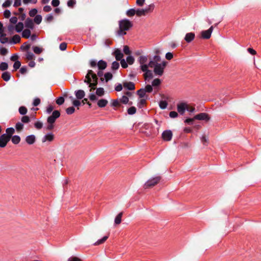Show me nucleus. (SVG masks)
Returning <instances> with one entry per match:
<instances>
[{
    "label": "nucleus",
    "instance_id": "1",
    "mask_svg": "<svg viewBox=\"0 0 261 261\" xmlns=\"http://www.w3.org/2000/svg\"><path fill=\"white\" fill-rule=\"evenodd\" d=\"M157 54L150 59L149 61L150 67L153 69V73L158 76H162L164 73V70L167 66V62L162 60L159 56L160 51L156 50Z\"/></svg>",
    "mask_w": 261,
    "mask_h": 261
},
{
    "label": "nucleus",
    "instance_id": "2",
    "mask_svg": "<svg viewBox=\"0 0 261 261\" xmlns=\"http://www.w3.org/2000/svg\"><path fill=\"white\" fill-rule=\"evenodd\" d=\"M84 83L89 85V87L90 88V91L95 90L98 84V77L96 74L93 70H88Z\"/></svg>",
    "mask_w": 261,
    "mask_h": 261
},
{
    "label": "nucleus",
    "instance_id": "3",
    "mask_svg": "<svg viewBox=\"0 0 261 261\" xmlns=\"http://www.w3.org/2000/svg\"><path fill=\"white\" fill-rule=\"evenodd\" d=\"M132 26V22L127 19L120 20L119 21V30L118 31V34L120 36L125 35V31H128Z\"/></svg>",
    "mask_w": 261,
    "mask_h": 261
},
{
    "label": "nucleus",
    "instance_id": "4",
    "mask_svg": "<svg viewBox=\"0 0 261 261\" xmlns=\"http://www.w3.org/2000/svg\"><path fill=\"white\" fill-rule=\"evenodd\" d=\"M138 62L140 64V68L141 71H145L147 70V67H150L149 65V61L148 57L146 56H140L138 58Z\"/></svg>",
    "mask_w": 261,
    "mask_h": 261
},
{
    "label": "nucleus",
    "instance_id": "5",
    "mask_svg": "<svg viewBox=\"0 0 261 261\" xmlns=\"http://www.w3.org/2000/svg\"><path fill=\"white\" fill-rule=\"evenodd\" d=\"M161 179V176H156L148 180L144 185V189L152 188L157 185Z\"/></svg>",
    "mask_w": 261,
    "mask_h": 261
},
{
    "label": "nucleus",
    "instance_id": "6",
    "mask_svg": "<svg viewBox=\"0 0 261 261\" xmlns=\"http://www.w3.org/2000/svg\"><path fill=\"white\" fill-rule=\"evenodd\" d=\"M154 8V5L153 4L150 5L148 7L143 9H137L136 10V14L138 16H141L145 15L147 13L152 11Z\"/></svg>",
    "mask_w": 261,
    "mask_h": 261
},
{
    "label": "nucleus",
    "instance_id": "7",
    "mask_svg": "<svg viewBox=\"0 0 261 261\" xmlns=\"http://www.w3.org/2000/svg\"><path fill=\"white\" fill-rule=\"evenodd\" d=\"M60 116V112L58 110L53 111L51 115L47 119V123H55L56 119Z\"/></svg>",
    "mask_w": 261,
    "mask_h": 261
},
{
    "label": "nucleus",
    "instance_id": "8",
    "mask_svg": "<svg viewBox=\"0 0 261 261\" xmlns=\"http://www.w3.org/2000/svg\"><path fill=\"white\" fill-rule=\"evenodd\" d=\"M55 139V135L52 133L46 134L41 139V141L43 143H50L53 142Z\"/></svg>",
    "mask_w": 261,
    "mask_h": 261
},
{
    "label": "nucleus",
    "instance_id": "9",
    "mask_svg": "<svg viewBox=\"0 0 261 261\" xmlns=\"http://www.w3.org/2000/svg\"><path fill=\"white\" fill-rule=\"evenodd\" d=\"M213 29V26H211L207 30L202 31L201 32V38L204 39H209L211 36Z\"/></svg>",
    "mask_w": 261,
    "mask_h": 261
},
{
    "label": "nucleus",
    "instance_id": "10",
    "mask_svg": "<svg viewBox=\"0 0 261 261\" xmlns=\"http://www.w3.org/2000/svg\"><path fill=\"white\" fill-rule=\"evenodd\" d=\"M194 118L199 120H205L208 121L210 120V117L205 113H201L194 116Z\"/></svg>",
    "mask_w": 261,
    "mask_h": 261
},
{
    "label": "nucleus",
    "instance_id": "11",
    "mask_svg": "<svg viewBox=\"0 0 261 261\" xmlns=\"http://www.w3.org/2000/svg\"><path fill=\"white\" fill-rule=\"evenodd\" d=\"M10 140L8 137L5 136V134L1 135L0 137V147L2 148L5 147Z\"/></svg>",
    "mask_w": 261,
    "mask_h": 261
},
{
    "label": "nucleus",
    "instance_id": "12",
    "mask_svg": "<svg viewBox=\"0 0 261 261\" xmlns=\"http://www.w3.org/2000/svg\"><path fill=\"white\" fill-rule=\"evenodd\" d=\"M172 133L170 130L164 131L162 133V138L164 140L169 141L172 139Z\"/></svg>",
    "mask_w": 261,
    "mask_h": 261
},
{
    "label": "nucleus",
    "instance_id": "13",
    "mask_svg": "<svg viewBox=\"0 0 261 261\" xmlns=\"http://www.w3.org/2000/svg\"><path fill=\"white\" fill-rule=\"evenodd\" d=\"M187 104L185 102H181L178 103L177 106V109L178 112L180 114L182 115L185 113V110L187 109Z\"/></svg>",
    "mask_w": 261,
    "mask_h": 261
},
{
    "label": "nucleus",
    "instance_id": "14",
    "mask_svg": "<svg viewBox=\"0 0 261 261\" xmlns=\"http://www.w3.org/2000/svg\"><path fill=\"white\" fill-rule=\"evenodd\" d=\"M113 55L115 56L117 61H120L123 59V54L119 49H116L113 53Z\"/></svg>",
    "mask_w": 261,
    "mask_h": 261
},
{
    "label": "nucleus",
    "instance_id": "15",
    "mask_svg": "<svg viewBox=\"0 0 261 261\" xmlns=\"http://www.w3.org/2000/svg\"><path fill=\"white\" fill-rule=\"evenodd\" d=\"M149 67H147V70L145 71H142L144 72V77L145 80H148L153 77V73L152 71L149 70L148 68Z\"/></svg>",
    "mask_w": 261,
    "mask_h": 261
},
{
    "label": "nucleus",
    "instance_id": "16",
    "mask_svg": "<svg viewBox=\"0 0 261 261\" xmlns=\"http://www.w3.org/2000/svg\"><path fill=\"white\" fill-rule=\"evenodd\" d=\"M36 141V137L34 135H29L25 138V142L29 145L33 144Z\"/></svg>",
    "mask_w": 261,
    "mask_h": 261
},
{
    "label": "nucleus",
    "instance_id": "17",
    "mask_svg": "<svg viewBox=\"0 0 261 261\" xmlns=\"http://www.w3.org/2000/svg\"><path fill=\"white\" fill-rule=\"evenodd\" d=\"M195 37V33L191 32L186 34L185 40L187 43H190L192 41H193Z\"/></svg>",
    "mask_w": 261,
    "mask_h": 261
},
{
    "label": "nucleus",
    "instance_id": "18",
    "mask_svg": "<svg viewBox=\"0 0 261 261\" xmlns=\"http://www.w3.org/2000/svg\"><path fill=\"white\" fill-rule=\"evenodd\" d=\"M123 86L125 88L129 90H133L135 88V84L132 82H124L123 83Z\"/></svg>",
    "mask_w": 261,
    "mask_h": 261
},
{
    "label": "nucleus",
    "instance_id": "19",
    "mask_svg": "<svg viewBox=\"0 0 261 261\" xmlns=\"http://www.w3.org/2000/svg\"><path fill=\"white\" fill-rule=\"evenodd\" d=\"M6 134H5V136L8 137V138L10 140L12 137V135L15 133V129L13 127H9L6 129Z\"/></svg>",
    "mask_w": 261,
    "mask_h": 261
},
{
    "label": "nucleus",
    "instance_id": "20",
    "mask_svg": "<svg viewBox=\"0 0 261 261\" xmlns=\"http://www.w3.org/2000/svg\"><path fill=\"white\" fill-rule=\"evenodd\" d=\"M75 95L77 99H81L84 97L85 93L84 90H79L75 92Z\"/></svg>",
    "mask_w": 261,
    "mask_h": 261
},
{
    "label": "nucleus",
    "instance_id": "21",
    "mask_svg": "<svg viewBox=\"0 0 261 261\" xmlns=\"http://www.w3.org/2000/svg\"><path fill=\"white\" fill-rule=\"evenodd\" d=\"M25 27L30 29H34V23L33 20L30 18H27L25 21Z\"/></svg>",
    "mask_w": 261,
    "mask_h": 261
},
{
    "label": "nucleus",
    "instance_id": "22",
    "mask_svg": "<svg viewBox=\"0 0 261 261\" xmlns=\"http://www.w3.org/2000/svg\"><path fill=\"white\" fill-rule=\"evenodd\" d=\"M107 66V64L106 62L103 60H100L97 63V66L99 70H103L105 69Z\"/></svg>",
    "mask_w": 261,
    "mask_h": 261
},
{
    "label": "nucleus",
    "instance_id": "23",
    "mask_svg": "<svg viewBox=\"0 0 261 261\" xmlns=\"http://www.w3.org/2000/svg\"><path fill=\"white\" fill-rule=\"evenodd\" d=\"M108 103V101L105 99H100L97 101V106L99 108H103Z\"/></svg>",
    "mask_w": 261,
    "mask_h": 261
},
{
    "label": "nucleus",
    "instance_id": "24",
    "mask_svg": "<svg viewBox=\"0 0 261 261\" xmlns=\"http://www.w3.org/2000/svg\"><path fill=\"white\" fill-rule=\"evenodd\" d=\"M108 238H109V235L104 236L102 239H99V240H97L96 242H95L93 245L95 246H98L100 244H102L106 241V240L108 239Z\"/></svg>",
    "mask_w": 261,
    "mask_h": 261
},
{
    "label": "nucleus",
    "instance_id": "25",
    "mask_svg": "<svg viewBox=\"0 0 261 261\" xmlns=\"http://www.w3.org/2000/svg\"><path fill=\"white\" fill-rule=\"evenodd\" d=\"M119 100L120 102L124 104L128 103L129 105H132L133 104L132 102H129L128 97L125 95L122 96Z\"/></svg>",
    "mask_w": 261,
    "mask_h": 261
},
{
    "label": "nucleus",
    "instance_id": "26",
    "mask_svg": "<svg viewBox=\"0 0 261 261\" xmlns=\"http://www.w3.org/2000/svg\"><path fill=\"white\" fill-rule=\"evenodd\" d=\"M11 77V74L9 72L5 71L3 73L2 78L6 82L10 80Z\"/></svg>",
    "mask_w": 261,
    "mask_h": 261
},
{
    "label": "nucleus",
    "instance_id": "27",
    "mask_svg": "<svg viewBox=\"0 0 261 261\" xmlns=\"http://www.w3.org/2000/svg\"><path fill=\"white\" fill-rule=\"evenodd\" d=\"M122 215H123V213L120 212L115 217V221H114L115 224L118 225L121 223Z\"/></svg>",
    "mask_w": 261,
    "mask_h": 261
},
{
    "label": "nucleus",
    "instance_id": "28",
    "mask_svg": "<svg viewBox=\"0 0 261 261\" xmlns=\"http://www.w3.org/2000/svg\"><path fill=\"white\" fill-rule=\"evenodd\" d=\"M31 32L30 29H25L22 31V37L24 38H29L30 37Z\"/></svg>",
    "mask_w": 261,
    "mask_h": 261
},
{
    "label": "nucleus",
    "instance_id": "29",
    "mask_svg": "<svg viewBox=\"0 0 261 261\" xmlns=\"http://www.w3.org/2000/svg\"><path fill=\"white\" fill-rule=\"evenodd\" d=\"M23 27V23L21 22H19L15 25V31L19 33L22 31Z\"/></svg>",
    "mask_w": 261,
    "mask_h": 261
},
{
    "label": "nucleus",
    "instance_id": "30",
    "mask_svg": "<svg viewBox=\"0 0 261 261\" xmlns=\"http://www.w3.org/2000/svg\"><path fill=\"white\" fill-rule=\"evenodd\" d=\"M11 141L14 144H18L20 141V138L18 135H15L11 137Z\"/></svg>",
    "mask_w": 261,
    "mask_h": 261
},
{
    "label": "nucleus",
    "instance_id": "31",
    "mask_svg": "<svg viewBox=\"0 0 261 261\" xmlns=\"http://www.w3.org/2000/svg\"><path fill=\"white\" fill-rule=\"evenodd\" d=\"M26 59L28 60H35V56L31 51H28L25 54Z\"/></svg>",
    "mask_w": 261,
    "mask_h": 261
},
{
    "label": "nucleus",
    "instance_id": "32",
    "mask_svg": "<svg viewBox=\"0 0 261 261\" xmlns=\"http://www.w3.org/2000/svg\"><path fill=\"white\" fill-rule=\"evenodd\" d=\"M8 39L6 37V34H5L4 33L1 34L0 35V42L3 44H5L8 42Z\"/></svg>",
    "mask_w": 261,
    "mask_h": 261
},
{
    "label": "nucleus",
    "instance_id": "33",
    "mask_svg": "<svg viewBox=\"0 0 261 261\" xmlns=\"http://www.w3.org/2000/svg\"><path fill=\"white\" fill-rule=\"evenodd\" d=\"M96 94L98 96H102L105 94V90L103 88H98L96 89Z\"/></svg>",
    "mask_w": 261,
    "mask_h": 261
},
{
    "label": "nucleus",
    "instance_id": "34",
    "mask_svg": "<svg viewBox=\"0 0 261 261\" xmlns=\"http://www.w3.org/2000/svg\"><path fill=\"white\" fill-rule=\"evenodd\" d=\"M33 50L35 54L39 55L43 51V49L38 46H33Z\"/></svg>",
    "mask_w": 261,
    "mask_h": 261
},
{
    "label": "nucleus",
    "instance_id": "35",
    "mask_svg": "<svg viewBox=\"0 0 261 261\" xmlns=\"http://www.w3.org/2000/svg\"><path fill=\"white\" fill-rule=\"evenodd\" d=\"M24 125L22 122H18L15 125V128L17 132H20L23 129Z\"/></svg>",
    "mask_w": 261,
    "mask_h": 261
},
{
    "label": "nucleus",
    "instance_id": "36",
    "mask_svg": "<svg viewBox=\"0 0 261 261\" xmlns=\"http://www.w3.org/2000/svg\"><path fill=\"white\" fill-rule=\"evenodd\" d=\"M146 99L141 98L139 100V102H138L137 106L139 108H142L146 105Z\"/></svg>",
    "mask_w": 261,
    "mask_h": 261
},
{
    "label": "nucleus",
    "instance_id": "37",
    "mask_svg": "<svg viewBox=\"0 0 261 261\" xmlns=\"http://www.w3.org/2000/svg\"><path fill=\"white\" fill-rule=\"evenodd\" d=\"M20 37L18 35H15L12 38V42L14 44H16L20 41Z\"/></svg>",
    "mask_w": 261,
    "mask_h": 261
},
{
    "label": "nucleus",
    "instance_id": "38",
    "mask_svg": "<svg viewBox=\"0 0 261 261\" xmlns=\"http://www.w3.org/2000/svg\"><path fill=\"white\" fill-rule=\"evenodd\" d=\"M19 113L22 115H24L27 114L28 110L26 107L24 106H21L18 109Z\"/></svg>",
    "mask_w": 261,
    "mask_h": 261
},
{
    "label": "nucleus",
    "instance_id": "39",
    "mask_svg": "<svg viewBox=\"0 0 261 261\" xmlns=\"http://www.w3.org/2000/svg\"><path fill=\"white\" fill-rule=\"evenodd\" d=\"M137 94L140 98H144L146 96V92L142 88L137 91Z\"/></svg>",
    "mask_w": 261,
    "mask_h": 261
},
{
    "label": "nucleus",
    "instance_id": "40",
    "mask_svg": "<svg viewBox=\"0 0 261 261\" xmlns=\"http://www.w3.org/2000/svg\"><path fill=\"white\" fill-rule=\"evenodd\" d=\"M168 103L165 100H161L159 102V106L161 109H165L167 108Z\"/></svg>",
    "mask_w": 261,
    "mask_h": 261
},
{
    "label": "nucleus",
    "instance_id": "41",
    "mask_svg": "<svg viewBox=\"0 0 261 261\" xmlns=\"http://www.w3.org/2000/svg\"><path fill=\"white\" fill-rule=\"evenodd\" d=\"M75 108L73 107H70L66 109V113L68 115H71L75 112Z\"/></svg>",
    "mask_w": 261,
    "mask_h": 261
},
{
    "label": "nucleus",
    "instance_id": "42",
    "mask_svg": "<svg viewBox=\"0 0 261 261\" xmlns=\"http://www.w3.org/2000/svg\"><path fill=\"white\" fill-rule=\"evenodd\" d=\"M136 13L134 9H130L126 11V15L129 17L133 16Z\"/></svg>",
    "mask_w": 261,
    "mask_h": 261
},
{
    "label": "nucleus",
    "instance_id": "43",
    "mask_svg": "<svg viewBox=\"0 0 261 261\" xmlns=\"http://www.w3.org/2000/svg\"><path fill=\"white\" fill-rule=\"evenodd\" d=\"M120 100H119L118 99L112 100V102H111V105L113 107H119L120 105Z\"/></svg>",
    "mask_w": 261,
    "mask_h": 261
},
{
    "label": "nucleus",
    "instance_id": "44",
    "mask_svg": "<svg viewBox=\"0 0 261 261\" xmlns=\"http://www.w3.org/2000/svg\"><path fill=\"white\" fill-rule=\"evenodd\" d=\"M161 83V81L160 79L156 78L153 80L152 82V86L155 87V86H159Z\"/></svg>",
    "mask_w": 261,
    "mask_h": 261
},
{
    "label": "nucleus",
    "instance_id": "45",
    "mask_svg": "<svg viewBox=\"0 0 261 261\" xmlns=\"http://www.w3.org/2000/svg\"><path fill=\"white\" fill-rule=\"evenodd\" d=\"M104 77L106 82L111 80L113 77V75L111 72H107L105 74Z\"/></svg>",
    "mask_w": 261,
    "mask_h": 261
},
{
    "label": "nucleus",
    "instance_id": "46",
    "mask_svg": "<svg viewBox=\"0 0 261 261\" xmlns=\"http://www.w3.org/2000/svg\"><path fill=\"white\" fill-rule=\"evenodd\" d=\"M34 21L36 23L38 24H40L42 21V16L40 15H36L34 19Z\"/></svg>",
    "mask_w": 261,
    "mask_h": 261
},
{
    "label": "nucleus",
    "instance_id": "47",
    "mask_svg": "<svg viewBox=\"0 0 261 261\" xmlns=\"http://www.w3.org/2000/svg\"><path fill=\"white\" fill-rule=\"evenodd\" d=\"M8 65L7 63L2 62L0 64V70H1L2 71H4V70H7L8 69Z\"/></svg>",
    "mask_w": 261,
    "mask_h": 261
},
{
    "label": "nucleus",
    "instance_id": "48",
    "mask_svg": "<svg viewBox=\"0 0 261 261\" xmlns=\"http://www.w3.org/2000/svg\"><path fill=\"white\" fill-rule=\"evenodd\" d=\"M136 113V109L135 107H131L127 110V113L129 115H134Z\"/></svg>",
    "mask_w": 261,
    "mask_h": 261
},
{
    "label": "nucleus",
    "instance_id": "49",
    "mask_svg": "<svg viewBox=\"0 0 261 261\" xmlns=\"http://www.w3.org/2000/svg\"><path fill=\"white\" fill-rule=\"evenodd\" d=\"M135 61L134 58L132 56H128L126 59V61L129 65H132L134 63Z\"/></svg>",
    "mask_w": 261,
    "mask_h": 261
},
{
    "label": "nucleus",
    "instance_id": "50",
    "mask_svg": "<svg viewBox=\"0 0 261 261\" xmlns=\"http://www.w3.org/2000/svg\"><path fill=\"white\" fill-rule=\"evenodd\" d=\"M119 67V63L116 61H114L112 64L111 69L113 70H117Z\"/></svg>",
    "mask_w": 261,
    "mask_h": 261
},
{
    "label": "nucleus",
    "instance_id": "51",
    "mask_svg": "<svg viewBox=\"0 0 261 261\" xmlns=\"http://www.w3.org/2000/svg\"><path fill=\"white\" fill-rule=\"evenodd\" d=\"M8 31L10 34H12L14 31L15 30V26H14L13 24H9L7 27Z\"/></svg>",
    "mask_w": 261,
    "mask_h": 261
},
{
    "label": "nucleus",
    "instance_id": "52",
    "mask_svg": "<svg viewBox=\"0 0 261 261\" xmlns=\"http://www.w3.org/2000/svg\"><path fill=\"white\" fill-rule=\"evenodd\" d=\"M64 101H65V99H64V97L61 96V97H58L56 99V102L57 105H62V104L64 103Z\"/></svg>",
    "mask_w": 261,
    "mask_h": 261
},
{
    "label": "nucleus",
    "instance_id": "53",
    "mask_svg": "<svg viewBox=\"0 0 261 261\" xmlns=\"http://www.w3.org/2000/svg\"><path fill=\"white\" fill-rule=\"evenodd\" d=\"M22 123H28L30 121V118L28 116H23L21 119Z\"/></svg>",
    "mask_w": 261,
    "mask_h": 261
},
{
    "label": "nucleus",
    "instance_id": "54",
    "mask_svg": "<svg viewBox=\"0 0 261 261\" xmlns=\"http://www.w3.org/2000/svg\"><path fill=\"white\" fill-rule=\"evenodd\" d=\"M144 91H145L146 93L148 92L150 93L152 91L153 88L152 86L150 85H147L144 88H143Z\"/></svg>",
    "mask_w": 261,
    "mask_h": 261
},
{
    "label": "nucleus",
    "instance_id": "55",
    "mask_svg": "<svg viewBox=\"0 0 261 261\" xmlns=\"http://www.w3.org/2000/svg\"><path fill=\"white\" fill-rule=\"evenodd\" d=\"M201 141L204 145L207 146L208 145V138H206L205 136H203L201 138Z\"/></svg>",
    "mask_w": 261,
    "mask_h": 261
},
{
    "label": "nucleus",
    "instance_id": "56",
    "mask_svg": "<svg viewBox=\"0 0 261 261\" xmlns=\"http://www.w3.org/2000/svg\"><path fill=\"white\" fill-rule=\"evenodd\" d=\"M12 3V0H6L2 5L3 8H7L10 6Z\"/></svg>",
    "mask_w": 261,
    "mask_h": 261
},
{
    "label": "nucleus",
    "instance_id": "57",
    "mask_svg": "<svg viewBox=\"0 0 261 261\" xmlns=\"http://www.w3.org/2000/svg\"><path fill=\"white\" fill-rule=\"evenodd\" d=\"M81 102L77 99H74L72 101V105L74 107H77V110L79 109V107L81 105Z\"/></svg>",
    "mask_w": 261,
    "mask_h": 261
},
{
    "label": "nucleus",
    "instance_id": "58",
    "mask_svg": "<svg viewBox=\"0 0 261 261\" xmlns=\"http://www.w3.org/2000/svg\"><path fill=\"white\" fill-rule=\"evenodd\" d=\"M34 126L38 129H41L43 126V123L40 121H37L35 123Z\"/></svg>",
    "mask_w": 261,
    "mask_h": 261
},
{
    "label": "nucleus",
    "instance_id": "59",
    "mask_svg": "<svg viewBox=\"0 0 261 261\" xmlns=\"http://www.w3.org/2000/svg\"><path fill=\"white\" fill-rule=\"evenodd\" d=\"M21 66V63L20 61H16L14 62L13 65V68L14 70H16L20 68Z\"/></svg>",
    "mask_w": 261,
    "mask_h": 261
},
{
    "label": "nucleus",
    "instance_id": "60",
    "mask_svg": "<svg viewBox=\"0 0 261 261\" xmlns=\"http://www.w3.org/2000/svg\"><path fill=\"white\" fill-rule=\"evenodd\" d=\"M54 123H48L45 129L46 130H51L54 129Z\"/></svg>",
    "mask_w": 261,
    "mask_h": 261
},
{
    "label": "nucleus",
    "instance_id": "61",
    "mask_svg": "<svg viewBox=\"0 0 261 261\" xmlns=\"http://www.w3.org/2000/svg\"><path fill=\"white\" fill-rule=\"evenodd\" d=\"M37 13V10L36 9H33L30 11L29 15L31 17H34L35 16H36Z\"/></svg>",
    "mask_w": 261,
    "mask_h": 261
},
{
    "label": "nucleus",
    "instance_id": "62",
    "mask_svg": "<svg viewBox=\"0 0 261 261\" xmlns=\"http://www.w3.org/2000/svg\"><path fill=\"white\" fill-rule=\"evenodd\" d=\"M54 109L53 106L50 105L46 107V112L47 114H50Z\"/></svg>",
    "mask_w": 261,
    "mask_h": 261
},
{
    "label": "nucleus",
    "instance_id": "63",
    "mask_svg": "<svg viewBox=\"0 0 261 261\" xmlns=\"http://www.w3.org/2000/svg\"><path fill=\"white\" fill-rule=\"evenodd\" d=\"M76 2L75 0H69L67 2V6L69 7L73 8L74 5L75 4Z\"/></svg>",
    "mask_w": 261,
    "mask_h": 261
},
{
    "label": "nucleus",
    "instance_id": "64",
    "mask_svg": "<svg viewBox=\"0 0 261 261\" xmlns=\"http://www.w3.org/2000/svg\"><path fill=\"white\" fill-rule=\"evenodd\" d=\"M68 261H82V260L76 256H71L68 259Z\"/></svg>",
    "mask_w": 261,
    "mask_h": 261
}]
</instances>
